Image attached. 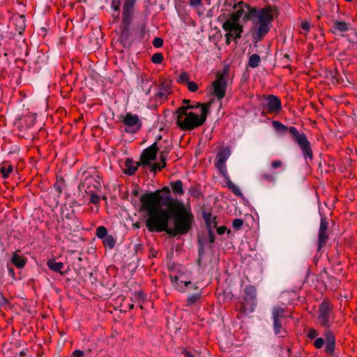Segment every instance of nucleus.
I'll return each instance as SVG.
<instances>
[{
    "label": "nucleus",
    "instance_id": "f257e3e1",
    "mask_svg": "<svg viewBox=\"0 0 357 357\" xmlns=\"http://www.w3.org/2000/svg\"><path fill=\"white\" fill-rule=\"evenodd\" d=\"M233 8L235 11L222 24V29L226 32L227 45L230 44L231 38L234 40L241 38L243 31V27L239 23L241 18L245 22L252 21L250 31L255 43L260 42L271 30L273 14L270 6L258 8L240 1L236 3Z\"/></svg>",
    "mask_w": 357,
    "mask_h": 357
},
{
    "label": "nucleus",
    "instance_id": "f03ea898",
    "mask_svg": "<svg viewBox=\"0 0 357 357\" xmlns=\"http://www.w3.org/2000/svg\"><path fill=\"white\" fill-rule=\"evenodd\" d=\"M165 197L160 194V190L145 193L140 197L141 211H146L149 215L146 226L150 232H162L167 234L171 212L161 208Z\"/></svg>",
    "mask_w": 357,
    "mask_h": 357
},
{
    "label": "nucleus",
    "instance_id": "7ed1b4c3",
    "mask_svg": "<svg viewBox=\"0 0 357 357\" xmlns=\"http://www.w3.org/2000/svg\"><path fill=\"white\" fill-rule=\"evenodd\" d=\"M162 204L168 208L174 218V226L169 227L167 234L172 236L187 234L193 222L192 213L187 210L183 203L174 200L170 195L165 197Z\"/></svg>",
    "mask_w": 357,
    "mask_h": 357
},
{
    "label": "nucleus",
    "instance_id": "20e7f679",
    "mask_svg": "<svg viewBox=\"0 0 357 357\" xmlns=\"http://www.w3.org/2000/svg\"><path fill=\"white\" fill-rule=\"evenodd\" d=\"M272 124L273 128L279 132L288 130L291 136L292 140L299 146L303 157L306 160L309 159L312 160L313 159L311 144L305 133L300 132L297 128L294 126L287 127L278 121H273Z\"/></svg>",
    "mask_w": 357,
    "mask_h": 357
},
{
    "label": "nucleus",
    "instance_id": "39448f33",
    "mask_svg": "<svg viewBox=\"0 0 357 357\" xmlns=\"http://www.w3.org/2000/svg\"><path fill=\"white\" fill-rule=\"evenodd\" d=\"M177 114V125L182 130H192L204 123L208 114V106L203 105L200 116L190 112L186 114Z\"/></svg>",
    "mask_w": 357,
    "mask_h": 357
},
{
    "label": "nucleus",
    "instance_id": "423d86ee",
    "mask_svg": "<svg viewBox=\"0 0 357 357\" xmlns=\"http://www.w3.org/2000/svg\"><path fill=\"white\" fill-rule=\"evenodd\" d=\"M137 0H124L122 10L121 40L126 41L130 37V26L133 18L135 4Z\"/></svg>",
    "mask_w": 357,
    "mask_h": 357
},
{
    "label": "nucleus",
    "instance_id": "0eeeda50",
    "mask_svg": "<svg viewBox=\"0 0 357 357\" xmlns=\"http://www.w3.org/2000/svg\"><path fill=\"white\" fill-rule=\"evenodd\" d=\"M170 280L174 288L182 293L186 291L187 287H189V289L192 287L195 289H198L197 287L192 285L191 273L188 271H179L177 275L170 276Z\"/></svg>",
    "mask_w": 357,
    "mask_h": 357
},
{
    "label": "nucleus",
    "instance_id": "6e6552de",
    "mask_svg": "<svg viewBox=\"0 0 357 357\" xmlns=\"http://www.w3.org/2000/svg\"><path fill=\"white\" fill-rule=\"evenodd\" d=\"M227 80L225 75L218 73L216 79L210 88L211 95L215 96L218 101L221 102L226 94Z\"/></svg>",
    "mask_w": 357,
    "mask_h": 357
},
{
    "label": "nucleus",
    "instance_id": "1a4fd4ad",
    "mask_svg": "<svg viewBox=\"0 0 357 357\" xmlns=\"http://www.w3.org/2000/svg\"><path fill=\"white\" fill-rule=\"evenodd\" d=\"M122 123L126 126L124 131L130 134H136L142 126V122L137 114L128 112L124 116H121Z\"/></svg>",
    "mask_w": 357,
    "mask_h": 357
},
{
    "label": "nucleus",
    "instance_id": "9d476101",
    "mask_svg": "<svg viewBox=\"0 0 357 357\" xmlns=\"http://www.w3.org/2000/svg\"><path fill=\"white\" fill-rule=\"evenodd\" d=\"M333 315V307L328 301H323L319 308V313L317 317L320 326L326 328L331 326L330 319Z\"/></svg>",
    "mask_w": 357,
    "mask_h": 357
},
{
    "label": "nucleus",
    "instance_id": "9b49d317",
    "mask_svg": "<svg viewBox=\"0 0 357 357\" xmlns=\"http://www.w3.org/2000/svg\"><path fill=\"white\" fill-rule=\"evenodd\" d=\"M100 178L98 176H87L79 185V189L86 193L98 192L100 188Z\"/></svg>",
    "mask_w": 357,
    "mask_h": 357
},
{
    "label": "nucleus",
    "instance_id": "f8f14e48",
    "mask_svg": "<svg viewBox=\"0 0 357 357\" xmlns=\"http://www.w3.org/2000/svg\"><path fill=\"white\" fill-rule=\"evenodd\" d=\"M328 221L326 215H322L320 220V225L318 232L317 250L320 251L326 246L328 240Z\"/></svg>",
    "mask_w": 357,
    "mask_h": 357
},
{
    "label": "nucleus",
    "instance_id": "ddd939ff",
    "mask_svg": "<svg viewBox=\"0 0 357 357\" xmlns=\"http://www.w3.org/2000/svg\"><path fill=\"white\" fill-rule=\"evenodd\" d=\"M159 149L160 148L158 146L156 142L144 149L140 157L142 164L146 165H150V162L156 158L157 152Z\"/></svg>",
    "mask_w": 357,
    "mask_h": 357
},
{
    "label": "nucleus",
    "instance_id": "4468645a",
    "mask_svg": "<svg viewBox=\"0 0 357 357\" xmlns=\"http://www.w3.org/2000/svg\"><path fill=\"white\" fill-rule=\"evenodd\" d=\"M268 112L271 114H278L282 109V103L280 98L275 95H268L266 98Z\"/></svg>",
    "mask_w": 357,
    "mask_h": 357
},
{
    "label": "nucleus",
    "instance_id": "2eb2a0df",
    "mask_svg": "<svg viewBox=\"0 0 357 357\" xmlns=\"http://www.w3.org/2000/svg\"><path fill=\"white\" fill-rule=\"evenodd\" d=\"M256 307V301L252 299L243 298V302L238 307V310L242 315H248L252 312Z\"/></svg>",
    "mask_w": 357,
    "mask_h": 357
},
{
    "label": "nucleus",
    "instance_id": "dca6fc26",
    "mask_svg": "<svg viewBox=\"0 0 357 357\" xmlns=\"http://www.w3.org/2000/svg\"><path fill=\"white\" fill-rule=\"evenodd\" d=\"M350 24L343 21L335 20L331 26V31L334 34L346 32L349 29Z\"/></svg>",
    "mask_w": 357,
    "mask_h": 357
},
{
    "label": "nucleus",
    "instance_id": "f3484780",
    "mask_svg": "<svg viewBox=\"0 0 357 357\" xmlns=\"http://www.w3.org/2000/svg\"><path fill=\"white\" fill-rule=\"evenodd\" d=\"M139 165V162L135 163L132 159L128 158L125 162V169H123V173L128 176L134 175Z\"/></svg>",
    "mask_w": 357,
    "mask_h": 357
},
{
    "label": "nucleus",
    "instance_id": "a211bd4d",
    "mask_svg": "<svg viewBox=\"0 0 357 357\" xmlns=\"http://www.w3.org/2000/svg\"><path fill=\"white\" fill-rule=\"evenodd\" d=\"M203 217L208 230H213L214 228H216L218 225L216 217L213 216L210 213H204Z\"/></svg>",
    "mask_w": 357,
    "mask_h": 357
},
{
    "label": "nucleus",
    "instance_id": "6ab92c4d",
    "mask_svg": "<svg viewBox=\"0 0 357 357\" xmlns=\"http://www.w3.org/2000/svg\"><path fill=\"white\" fill-rule=\"evenodd\" d=\"M285 309L282 307H274L272 311L273 322L282 321L285 317Z\"/></svg>",
    "mask_w": 357,
    "mask_h": 357
},
{
    "label": "nucleus",
    "instance_id": "aec40b11",
    "mask_svg": "<svg viewBox=\"0 0 357 357\" xmlns=\"http://www.w3.org/2000/svg\"><path fill=\"white\" fill-rule=\"evenodd\" d=\"M202 298V293L201 291L196 292L193 294H189L185 300V305L187 307H192V305H195L197 303L200 302Z\"/></svg>",
    "mask_w": 357,
    "mask_h": 357
},
{
    "label": "nucleus",
    "instance_id": "412c9836",
    "mask_svg": "<svg viewBox=\"0 0 357 357\" xmlns=\"http://www.w3.org/2000/svg\"><path fill=\"white\" fill-rule=\"evenodd\" d=\"M13 171V167L8 162H3L0 165V173L2 177L6 179L9 177L10 174Z\"/></svg>",
    "mask_w": 357,
    "mask_h": 357
},
{
    "label": "nucleus",
    "instance_id": "4be33fe9",
    "mask_svg": "<svg viewBox=\"0 0 357 357\" xmlns=\"http://www.w3.org/2000/svg\"><path fill=\"white\" fill-rule=\"evenodd\" d=\"M122 0H111V8L116 12L117 14H112L113 22H116L119 20V12L121 9Z\"/></svg>",
    "mask_w": 357,
    "mask_h": 357
},
{
    "label": "nucleus",
    "instance_id": "5701e85b",
    "mask_svg": "<svg viewBox=\"0 0 357 357\" xmlns=\"http://www.w3.org/2000/svg\"><path fill=\"white\" fill-rule=\"evenodd\" d=\"M273 329L275 335L280 337H284L287 335L286 329L282 327V321L273 322Z\"/></svg>",
    "mask_w": 357,
    "mask_h": 357
},
{
    "label": "nucleus",
    "instance_id": "b1692460",
    "mask_svg": "<svg viewBox=\"0 0 357 357\" xmlns=\"http://www.w3.org/2000/svg\"><path fill=\"white\" fill-rule=\"evenodd\" d=\"M171 187L172 192L177 195L181 196L184 194L183 188V183L181 180H177L174 182L171 183Z\"/></svg>",
    "mask_w": 357,
    "mask_h": 357
},
{
    "label": "nucleus",
    "instance_id": "393cba45",
    "mask_svg": "<svg viewBox=\"0 0 357 357\" xmlns=\"http://www.w3.org/2000/svg\"><path fill=\"white\" fill-rule=\"evenodd\" d=\"M47 266L50 270L61 273V270L63 268L62 262H57L54 259H49L47 262Z\"/></svg>",
    "mask_w": 357,
    "mask_h": 357
},
{
    "label": "nucleus",
    "instance_id": "a878e982",
    "mask_svg": "<svg viewBox=\"0 0 357 357\" xmlns=\"http://www.w3.org/2000/svg\"><path fill=\"white\" fill-rule=\"evenodd\" d=\"M11 261L13 264L18 268H23L25 266L26 260L24 257L14 253Z\"/></svg>",
    "mask_w": 357,
    "mask_h": 357
},
{
    "label": "nucleus",
    "instance_id": "bb28decb",
    "mask_svg": "<svg viewBox=\"0 0 357 357\" xmlns=\"http://www.w3.org/2000/svg\"><path fill=\"white\" fill-rule=\"evenodd\" d=\"M203 105H208L210 106L208 104H202V103H196L195 105H183L179 108L177 109L176 112H180L181 114H186V112H188V109H197L200 107L201 110L202 109Z\"/></svg>",
    "mask_w": 357,
    "mask_h": 357
},
{
    "label": "nucleus",
    "instance_id": "cd10ccee",
    "mask_svg": "<svg viewBox=\"0 0 357 357\" xmlns=\"http://www.w3.org/2000/svg\"><path fill=\"white\" fill-rule=\"evenodd\" d=\"M245 295L243 298L252 299L256 301V289L252 285L245 287L244 289Z\"/></svg>",
    "mask_w": 357,
    "mask_h": 357
},
{
    "label": "nucleus",
    "instance_id": "c85d7f7f",
    "mask_svg": "<svg viewBox=\"0 0 357 357\" xmlns=\"http://www.w3.org/2000/svg\"><path fill=\"white\" fill-rule=\"evenodd\" d=\"M170 93V87L168 84H162L156 96L160 98H166Z\"/></svg>",
    "mask_w": 357,
    "mask_h": 357
},
{
    "label": "nucleus",
    "instance_id": "c756f323",
    "mask_svg": "<svg viewBox=\"0 0 357 357\" xmlns=\"http://www.w3.org/2000/svg\"><path fill=\"white\" fill-rule=\"evenodd\" d=\"M261 61L260 56L257 54H252L248 59V66L252 68L259 66Z\"/></svg>",
    "mask_w": 357,
    "mask_h": 357
},
{
    "label": "nucleus",
    "instance_id": "7c9ffc66",
    "mask_svg": "<svg viewBox=\"0 0 357 357\" xmlns=\"http://www.w3.org/2000/svg\"><path fill=\"white\" fill-rule=\"evenodd\" d=\"M227 186L235 195L240 197L243 195L240 188L234 183H233V182L228 177L227 178Z\"/></svg>",
    "mask_w": 357,
    "mask_h": 357
},
{
    "label": "nucleus",
    "instance_id": "2f4dec72",
    "mask_svg": "<svg viewBox=\"0 0 357 357\" xmlns=\"http://www.w3.org/2000/svg\"><path fill=\"white\" fill-rule=\"evenodd\" d=\"M102 242L104 245L109 249H112L116 243L115 239L112 236L108 235L105 238L102 239Z\"/></svg>",
    "mask_w": 357,
    "mask_h": 357
},
{
    "label": "nucleus",
    "instance_id": "473e14b6",
    "mask_svg": "<svg viewBox=\"0 0 357 357\" xmlns=\"http://www.w3.org/2000/svg\"><path fill=\"white\" fill-rule=\"evenodd\" d=\"M146 298L145 294L141 291H135L132 297L130 298L131 301L133 302H138L141 303L142 301H144Z\"/></svg>",
    "mask_w": 357,
    "mask_h": 357
},
{
    "label": "nucleus",
    "instance_id": "72a5a7b5",
    "mask_svg": "<svg viewBox=\"0 0 357 357\" xmlns=\"http://www.w3.org/2000/svg\"><path fill=\"white\" fill-rule=\"evenodd\" d=\"M260 180L268 183H273L275 181V175L273 173L265 172L260 175Z\"/></svg>",
    "mask_w": 357,
    "mask_h": 357
},
{
    "label": "nucleus",
    "instance_id": "f704fd0d",
    "mask_svg": "<svg viewBox=\"0 0 357 357\" xmlns=\"http://www.w3.org/2000/svg\"><path fill=\"white\" fill-rule=\"evenodd\" d=\"M96 236L98 238H101V239H103L105 238L106 236H107V229L104 226H99L97 229H96Z\"/></svg>",
    "mask_w": 357,
    "mask_h": 357
},
{
    "label": "nucleus",
    "instance_id": "c9c22d12",
    "mask_svg": "<svg viewBox=\"0 0 357 357\" xmlns=\"http://www.w3.org/2000/svg\"><path fill=\"white\" fill-rule=\"evenodd\" d=\"M15 22L19 23V28L17 29V31L20 33H22V31H24V29H25V18L23 15L22 16H20L17 18H15Z\"/></svg>",
    "mask_w": 357,
    "mask_h": 357
},
{
    "label": "nucleus",
    "instance_id": "e433bc0d",
    "mask_svg": "<svg viewBox=\"0 0 357 357\" xmlns=\"http://www.w3.org/2000/svg\"><path fill=\"white\" fill-rule=\"evenodd\" d=\"M164 59L163 54L160 52L155 53L151 56V61L155 64H160Z\"/></svg>",
    "mask_w": 357,
    "mask_h": 357
},
{
    "label": "nucleus",
    "instance_id": "4c0bfd02",
    "mask_svg": "<svg viewBox=\"0 0 357 357\" xmlns=\"http://www.w3.org/2000/svg\"><path fill=\"white\" fill-rule=\"evenodd\" d=\"M166 166V161H161L160 160V162H155L152 166V171L153 172H158L161 171L163 168H165Z\"/></svg>",
    "mask_w": 357,
    "mask_h": 357
},
{
    "label": "nucleus",
    "instance_id": "58836bf2",
    "mask_svg": "<svg viewBox=\"0 0 357 357\" xmlns=\"http://www.w3.org/2000/svg\"><path fill=\"white\" fill-rule=\"evenodd\" d=\"M171 149L169 147H165L160 152V160L161 161H166L167 159V156L170 152Z\"/></svg>",
    "mask_w": 357,
    "mask_h": 357
},
{
    "label": "nucleus",
    "instance_id": "ea45409f",
    "mask_svg": "<svg viewBox=\"0 0 357 357\" xmlns=\"http://www.w3.org/2000/svg\"><path fill=\"white\" fill-rule=\"evenodd\" d=\"M190 75L186 72L181 73L178 77V82L179 83H188L189 82Z\"/></svg>",
    "mask_w": 357,
    "mask_h": 357
},
{
    "label": "nucleus",
    "instance_id": "a19ab883",
    "mask_svg": "<svg viewBox=\"0 0 357 357\" xmlns=\"http://www.w3.org/2000/svg\"><path fill=\"white\" fill-rule=\"evenodd\" d=\"M90 195V202L93 204H98L100 202V196L97 194V192L93 193H88Z\"/></svg>",
    "mask_w": 357,
    "mask_h": 357
},
{
    "label": "nucleus",
    "instance_id": "79ce46f5",
    "mask_svg": "<svg viewBox=\"0 0 357 357\" xmlns=\"http://www.w3.org/2000/svg\"><path fill=\"white\" fill-rule=\"evenodd\" d=\"M335 342H326L325 351L328 354H333L335 350Z\"/></svg>",
    "mask_w": 357,
    "mask_h": 357
},
{
    "label": "nucleus",
    "instance_id": "37998d69",
    "mask_svg": "<svg viewBox=\"0 0 357 357\" xmlns=\"http://www.w3.org/2000/svg\"><path fill=\"white\" fill-rule=\"evenodd\" d=\"M326 342H335V335L331 331L325 333Z\"/></svg>",
    "mask_w": 357,
    "mask_h": 357
},
{
    "label": "nucleus",
    "instance_id": "c03bdc74",
    "mask_svg": "<svg viewBox=\"0 0 357 357\" xmlns=\"http://www.w3.org/2000/svg\"><path fill=\"white\" fill-rule=\"evenodd\" d=\"M216 165V167L218 169V170L220 171V174L224 176V177H228L227 176V168H226V165L225 164H215Z\"/></svg>",
    "mask_w": 357,
    "mask_h": 357
},
{
    "label": "nucleus",
    "instance_id": "a18cd8bd",
    "mask_svg": "<svg viewBox=\"0 0 357 357\" xmlns=\"http://www.w3.org/2000/svg\"><path fill=\"white\" fill-rule=\"evenodd\" d=\"M186 84L190 92H196L198 90V85L195 82L189 81Z\"/></svg>",
    "mask_w": 357,
    "mask_h": 357
},
{
    "label": "nucleus",
    "instance_id": "49530a36",
    "mask_svg": "<svg viewBox=\"0 0 357 357\" xmlns=\"http://www.w3.org/2000/svg\"><path fill=\"white\" fill-rule=\"evenodd\" d=\"M227 159V156H226L223 153H219L217 155V162L216 164H225V162Z\"/></svg>",
    "mask_w": 357,
    "mask_h": 357
},
{
    "label": "nucleus",
    "instance_id": "de8ad7c7",
    "mask_svg": "<svg viewBox=\"0 0 357 357\" xmlns=\"http://www.w3.org/2000/svg\"><path fill=\"white\" fill-rule=\"evenodd\" d=\"M318 334V331L312 328L308 330L307 337L310 340H313L317 337Z\"/></svg>",
    "mask_w": 357,
    "mask_h": 357
},
{
    "label": "nucleus",
    "instance_id": "09e8293b",
    "mask_svg": "<svg viewBox=\"0 0 357 357\" xmlns=\"http://www.w3.org/2000/svg\"><path fill=\"white\" fill-rule=\"evenodd\" d=\"M243 221L240 218L234 219L232 222V226L236 229H239L243 226Z\"/></svg>",
    "mask_w": 357,
    "mask_h": 357
},
{
    "label": "nucleus",
    "instance_id": "8fccbe9b",
    "mask_svg": "<svg viewBox=\"0 0 357 357\" xmlns=\"http://www.w3.org/2000/svg\"><path fill=\"white\" fill-rule=\"evenodd\" d=\"M324 344V340L321 337H318L315 340L314 342V347L316 349H321L323 347Z\"/></svg>",
    "mask_w": 357,
    "mask_h": 357
},
{
    "label": "nucleus",
    "instance_id": "3c124183",
    "mask_svg": "<svg viewBox=\"0 0 357 357\" xmlns=\"http://www.w3.org/2000/svg\"><path fill=\"white\" fill-rule=\"evenodd\" d=\"M163 45V40L161 38H155L153 40V45L155 47H161Z\"/></svg>",
    "mask_w": 357,
    "mask_h": 357
},
{
    "label": "nucleus",
    "instance_id": "603ef678",
    "mask_svg": "<svg viewBox=\"0 0 357 357\" xmlns=\"http://www.w3.org/2000/svg\"><path fill=\"white\" fill-rule=\"evenodd\" d=\"M301 27L303 31L308 32L310 31V24L307 21L305 20L301 22Z\"/></svg>",
    "mask_w": 357,
    "mask_h": 357
},
{
    "label": "nucleus",
    "instance_id": "864d4df0",
    "mask_svg": "<svg viewBox=\"0 0 357 357\" xmlns=\"http://www.w3.org/2000/svg\"><path fill=\"white\" fill-rule=\"evenodd\" d=\"M181 354L183 355L184 357H196L194 354H192L190 351L185 348L182 349Z\"/></svg>",
    "mask_w": 357,
    "mask_h": 357
},
{
    "label": "nucleus",
    "instance_id": "5fc2aeb1",
    "mask_svg": "<svg viewBox=\"0 0 357 357\" xmlns=\"http://www.w3.org/2000/svg\"><path fill=\"white\" fill-rule=\"evenodd\" d=\"M282 162L280 160H274L271 162V167L273 169H278L282 167Z\"/></svg>",
    "mask_w": 357,
    "mask_h": 357
},
{
    "label": "nucleus",
    "instance_id": "6e6d98bb",
    "mask_svg": "<svg viewBox=\"0 0 357 357\" xmlns=\"http://www.w3.org/2000/svg\"><path fill=\"white\" fill-rule=\"evenodd\" d=\"M84 351L82 350H78V349L75 350L72 354V356L74 357H82V356H84Z\"/></svg>",
    "mask_w": 357,
    "mask_h": 357
},
{
    "label": "nucleus",
    "instance_id": "4d7b16f0",
    "mask_svg": "<svg viewBox=\"0 0 357 357\" xmlns=\"http://www.w3.org/2000/svg\"><path fill=\"white\" fill-rule=\"evenodd\" d=\"M8 303V301L2 294H0V306L6 305Z\"/></svg>",
    "mask_w": 357,
    "mask_h": 357
},
{
    "label": "nucleus",
    "instance_id": "13d9d810",
    "mask_svg": "<svg viewBox=\"0 0 357 357\" xmlns=\"http://www.w3.org/2000/svg\"><path fill=\"white\" fill-rule=\"evenodd\" d=\"M227 230V227L225 226H221L217 228V233L220 235L225 234Z\"/></svg>",
    "mask_w": 357,
    "mask_h": 357
},
{
    "label": "nucleus",
    "instance_id": "bf43d9fd",
    "mask_svg": "<svg viewBox=\"0 0 357 357\" xmlns=\"http://www.w3.org/2000/svg\"><path fill=\"white\" fill-rule=\"evenodd\" d=\"M190 3L192 6H197L201 4L202 0H190Z\"/></svg>",
    "mask_w": 357,
    "mask_h": 357
},
{
    "label": "nucleus",
    "instance_id": "052dcab7",
    "mask_svg": "<svg viewBox=\"0 0 357 357\" xmlns=\"http://www.w3.org/2000/svg\"><path fill=\"white\" fill-rule=\"evenodd\" d=\"M208 237H209L210 242L213 243V241L215 240V236L213 232V230H208Z\"/></svg>",
    "mask_w": 357,
    "mask_h": 357
},
{
    "label": "nucleus",
    "instance_id": "680f3d73",
    "mask_svg": "<svg viewBox=\"0 0 357 357\" xmlns=\"http://www.w3.org/2000/svg\"><path fill=\"white\" fill-rule=\"evenodd\" d=\"M160 192H161L162 191L165 192H166V193H167V194H169V192H170V191H169V189L167 187H164V188H163L161 190H160ZM168 195H167V196H168Z\"/></svg>",
    "mask_w": 357,
    "mask_h": 357
},
{
    "label": "nucleus",
    "instance_id": "e2e57ef3",
    "mask_svg": "<svg viewBox=\"0 0 357 357\" xmlns=\"http://www.w3.org/2000/svg\"><path fill=\"white\" fill-rule=\"evenodd\" d=\"M183 103L185 105H190V100L184 99V100H183Z\"/></svg>",
    "mask_w": 357,
    "mask_h": 357
},
{
    "label": "nucleus",
    "instance_id": "0e129e2a",
    "mask_svg": "<svg viewBox=\"0 0 357 357\" xmlns=\"http://www.w3.org/2000/svg\"><path fill=\"white\" fill-rule=\"evenodd\" d=\"M54 188H55V189H56L59 192H60V193L61 192V187H59V186H56V185H54Z\"/></svg>",
    "mask_w": 357,
    "mask_h": 357
},
{
    "label": "nucleus",
    "instance_id": "69168bd1",
    "mask_svg": "<svg viewBox=\"0 0 357 357\" xmlns=\"http://www.w3.org/2000/svg\"><path fill=\"white\" fill-rule=\"evenodd\" d=\"M134 307H135L134 304H132H132H130V305H129V309H130V310H132V309L134 308Z\"/></svg>",
    "mask_w": 357,
    "mask_h": 357
},
{
    "label": "nucleus",
    "instance_id": "338daca9",
    "mask_svg": "<svg viewBox=\"0 0 357 357\" xmlns=\"http://www.w3.org/2000/svg\"><path fill=\"white\" fill-rule=\"evenodd\" d=\"M287 353H288L289 356L290 357V356H291V349H289L287 350Z\"/></svg>",
    "mask_w": 357,
    "mask_h": 357
},
{
    "label": "nucleus",
    "instance_id": "774afa93",
    "mask_svg": "<svg viewBox=\"0 0 357 357\" xmlns=\"http://www.w3.org/2000/svg\"><path fill=\"white\" fill-rule=\"evenodd\" d=\"M9 272L11 273H14V271L13 268H9Z\"/></svg>",
    "mask_w": 357,
    "mask_h": 357
}]
</instances>
